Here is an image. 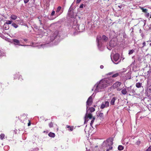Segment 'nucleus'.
I'll return each instance as SVG.
<instances>
[{
    "mask_svg": "<svg viewBox=\"0 0 151 151\" xmlns=\"http://www.w3.org/2000/svg\"><path fill=\"white\" fill-rule=\"evenodd\" d=\"M107 81V79L101 80L94 86L93 88L92 89V91H93L94 89L95 88V92L96 93L101 91V89H104L108 86L109 83Z\"/></svg>",
    "mask_w": 151,
    "mask_h": 151,
    "instance_id": "f257e3e1",
    "label": "nucleus"
},
{
    "mask_svg": "<svg viewBox=\"0 0 151 151\" xmlns=\"http://www.w3.org/2000/svg\"><path fill=\"white\" fill-rule=\"evenodd\" d=\"M108 39L107 37L104 35L102 36V37L100 36H98L97 37L96 41L97 42L98 46L100 50H102L101 48L102 47V42H106Z\"/></svg>",
    "mask_w": 151,
    "mask_h": 151,
    "instance_id": "f03ea898",
    "label": "nucleus"
},
{
    "mask_svg": "<svg viewBox=\"0 0 151 151\" xmlns=\"http://www.w3.org/2000/svg\"><path fill=\"white\" fill-rule=\"evenodd\" d=\"M88 107H86V116L84 117V123H86L88 121L87 120V119L89 118V119H91L92 118V114L90 113V112H92L95 111V109L93 107L88 108Z\"/></svg>",
    "mask_w": 151,
    "mask_h": 151,
    "instance_id": "7ed1b4c3",
    "label": "nucleus"
},
{
    "mask_svg": "<svg viewBox=\"0 0 151 151\" xmlns=\"http://www.w3.org/2000/svg\"><path fill=\"white\" fill-rule=\"evenodd\" d=\"M111 57L112 61L116 64H118L121 61L119 59V55L118 53H116L114 55L113 58L111 57Z\"/></svg>",
    "mask_w": 151,
    "mask_h": 151,
    "instance_id": "20e7f679",
    "label": "nucleus"
},
{
    "mask_svg": "<svg viewBox=\"0 0 151 151\" xmlns=\"http://www.w3.org/2000/svg\"><path fill=\"white\" fill-rule=\"evenodd\" d=\"M109 102L108 101L104 102L102 103L101 105V108L103 109L105 108H107L109 106Z\"/></svg>",
    "mask_w": 151,
    "mask_h": 151,
    "instance_id": "39448f33",
    "label": "nucleus"
},
{
    "mask_svg": "<svg viewBox=\"0 0 151 151\" xmlns=\"http://www.w3.org/2000/svg\"><path fill=\"white\" fill-rule=\"evenodd\" d=\"M92 96H90L86 101V107L90 106L92 104Z\"/></svg>",
    "mask_w": 151,
    "mask_h": 151,
    "instance_id": "423d86ee",
    "label": "nucleus"
},
{
    "mask_svg": "<svg viewBox=\"0 0 151 151\" xmlns=\"http://www.w3.org/2000/svg\"><path fill=\"white\" fill-rule=\"evenodd\" d=\"M113 139L112 138H109L107 139L105 142L106 144L108 146H112L113 142Z\"/></svg>",
    "mask_w": 151,
    "mask_h": 151,
    "instance_id": "0eeeda50",
    "label": "nucleus"
},
{
    "mask_svg": "<svg viewBox=\"0 0 151 151\" xmlns=\"http://www.w3.org/2000/svg\"><path fill=\"white\" fill-rule=\"evenodd\" d=\"M61 9V7L60 6H59L57 8L56 10V13L55 14V15L56 16V17L58 16L59 15H60L62 13V12H60V10Z\"/></svg>",
    "mask_w": 151,
    "mask_h": 151,
    "instance_id": "6e6552de",
    "label": "nucleus"
},
{
    "mask_svg": "<svg viewBox=\"0 0 151 151\" xmlns=\"http://www.w3.org/2000/svg\"><path fill=\"white\" fill-rule=\"evenodd\" d=\"M117 98L116 97H113L110 98V104L112 105H114L115 101L117 99Z\"/></svg>",
    "mask_w": 151,
    "mask_h": 151,
    "instance_id": "1a4fd4ad",
    "label": "nucleus"
},
{
    "mask_svg": "<svg viewBox=\"0 0 151 151\" xmlns=\"http://www.w3.org/2000/svg\"><path fill=\"white\" fill-rule=\"evenodd\" d=\"M121 84V83L120 82H117L114 83L112 86L113 88H116L119 87Z\"/></svg>",
    "mask_w": 151,
    "mask_h": 151,
    "instance_id": "9d476101",
    "label": "nucleus"
},
{
    "mask_svg": "<svg viewBox=\"0 0 151 151\" xmlns=\"http://www.w3.org/2000/svg\"><path fill=\"white\" fill-rule=\"evenodd\" d=\"M12 41L13 42H14V44L18 45H21L20 44V42L18 40L15 39L13 40Z\"/></svg>",
    "mask_w": 151,
    "mask_h": 151,
    "instance_id": "9b49d317",
    "label": "nucleus"
},
{
    "mask_svg": "<svg viewBox=\"0 0 151 151\" xmlns=\"http://www.w3.org/2000/svg\"><path fill=\"white\" fill-rule=\"evenodd\" d=\"M116 45V43L112 40H111L109 43V45L111 47H113L115 46Z\"/></svg>",
    "mask_w": 151,
    "mask_h": 151,
    "instance_id": "f8f14e48",
    "label": "nucleus"
},
{
    "mask_svg": "<svg viewBox=\"0 0 151 151\" xmlns=\"http://www.w3.org/2000/svg\"><path fill=\"white\" fill-rule=\"evenodd\" d=\"M97 116L99 117L100 120L103 119V113H99V114H97Z\"/></svg>",
    "mask_w": 151,
    "mask_h": 151,
    "instance_id": "ddd939ff",
    "label": "nucleus"
},
{
    "mask_svg": "<svg viewBox=\"0 0 151 151\" xmlns=\"http://www.w3.org/2000/svg\"><path fill=\"white\" fill-rule=\"evenodd\" d=\"M121 93L123 95H125L127 93V89L126 88L123 89L121 91Z\"/></svg>",
    "mask_w": 151,
    "mask_h": 151,
    "instance_id": "4468645a",
    "label": "nucleus"
},
{
    "mask_svg": "<svg viewBox=\"0 0 151 151\" xmlns=\"http://www.w3.org/2000/svg\"><path fill=\"white\" fill-rule=\"evenodd\" d=\"M5 56V53L3 51H2L0 49V56L2 57Z\"/></svg>",
    "mask_w": 151,
    "mask_h": 151,
    "instance_id": "2eb2a0df",
    "label": "nucleus"
},
{
    "mask_svg": "<svg viewBox=\"0 0 151 151\" xmlns=\"http://www.w3.org/2000/svg\"><path fill=\"white\" fill-rule=\"evenodd\" d=\"M48 135L50 137H55V134L53 133L50 132L48 134Z\"/></svg>",
    "mask_w": 151,
    "mask_h": 151,
    "instance_id": "dca6fc26",
    "label": "nucleus"
},
{
    "mask_svg": "<svg viewBox=\"0 0 151 151\" xmlns=\"http://www.w3.org/2000/svg\"><path fill=\"white\" fill-rule=\"evenodd\" d=\"M17 17L14 15H12L10 16V18L13 20H15L17 19Z\"/></svg>",
    "mask_w": 151,
    "mask_h": 151,
    "instance_id": "f3484780",
    "label": "nucleus"
},
{
    "mask_svg": "<svg viewBox=\"0 0 151 151\" xmlns=\"http://www.w3.org/2000/svg\"><path fill=\"white\" fill-rule=\"evenodd\" d=\"M142 83H136V86L137 88H139L141 87Z\"/></svg>",
    "mask_w": 151,
    "mask_h": 151,
    "instance_id": "a211bd4d",
    "label": "nucleus"
},
{
    "mask_svg": "<svg viewBox=\"0 0 151 151\" xmlns=\"http://www.w3.org/2000/svg\"><path fill=\"white\" fill-rule=\"evenodd\" d=\"M66 127L68 128H69V131H72L73 130V127H70V126L67 125Z\"/></svg>",
    "mask_w": 151,
    "mask_h": 151,
    "instance_id": "6ab92c4d",
    "label": "nucleus"
},
{
    "mask_svg": "<svg viewBox=\"0 0 151 151\" xmlns=\"http://www.w3.org/2000/svg\"><path fill=\"white\" fill-rule=\"evenodd\" d=\"M118 149L119 150H122L124 149V147L122 145H120L118 146Z\"/></svg>",
    "mask_w": 151,
    "mask_h": 151,
    "instance_id": "aec40b11",
    "label": "nucleus"
},
{
    "mask_svg": "<svg viewBox=\"0 0 151 151\" xmlns=\"http://www.w3.org/2000/svg\"><path fill=\"white\" fill-rule=\"evenodd\" d=\"M12 25L15 28H17L18 27V26L14 23H13L12 24Z\"/></svg>",
    "mask_w": 151,
    "mask_h": 151,
    "instance_id": "412c9836",
    "label": "nucleus"
},
{
    "mask_svg": "<svg viewBox=\"0 0 151 151\" xmlns=\"http://www.w3.org/2000/svg\"><path fill=\"white\" fill-rule=\"evenodd\" d=\"M12 21L7 20L6 21V22L5 24H12Z\"/></svg>",
    "mask_w": 151,
    "mask_h": 151,
    "instance_id": "4be33fe9",
    "label": "nucleus"
},
{
    "mask_svg": "<svg viewBox=\"0 0 151 151\" xmlns=\"http://www.w3.org/2000/svg\"><path fill=\"white\" fill-rule=\"evenodd\" d=\"M141 9L142 10L143 12L144 13H147V10L146 9H144L143 7H142L141 8Z\"/></svg>",
    "mask_w": 151,
    "mask_h": 151,
    "instance_id": "5701e85b",
    "label": "nucleus"
},
{
    "mask_svg": "<svg viewBox=\"0 0 151 151\" xmlns=\"http://www.w3.org/2000/svg\"><path fill=\"white\" fill-rule=\"evenodd\" d=\"M95 119V117H93V119L92 120H91V122L90 123V125L91 126V127H92V124H93L94 122V120Z\"/></svg>",
    "mask_w": 151,
    "mask_h": 151,
    "instance_id": "b1692460",
    "label": "nucleus"
},
{
    "mask_svg": "<svg viewBox=\"0 0 151 151\" xmlns=\"http://www.w3.org/2000/svg\"><path fill=\"white\" fill-rule=\"evenodd\" d=\"M5 137V135L4 134H1L0 135V139H3Z\"/></svg>",
    "mask_w": 151,
    "mask_h": 151,
    "instance_id": "393cba45",
    "label": "nucleus"
},
{
    "mask_svg": "<svg viewBox=\"0 0 151 151\" xmlns=\"http://www.w3.org/2000/svg\"><path fill=\"white\" fill-rule=\"evenodd\" d=\"M134 52V50H130L129 52V55H131Z\"/></svg>",
    "mask_w": 151,
    "mask_h": 151,
    "instance_id": "a878e982",
    "label": "nucleus"
},
{
    "mask_svg": "<svg viewBox=\"0 0 151 151\" xmlns=\"http://www.w3.org/2000/svg\"><path fill=\"white\" fill-rule=\"evenodd\" d=\"M118 75H119V74L118 73H115V74L113 75L112 76V77L113 78H115V77H116L117 76H118Z\"/></svg>",
    "mask_w": 151,
    "mask_h": 151,
    "instance_id": "bb28decb",
    "label": "nucleus"
},
{
    "mask_svg": "<svg viewBox=\"0 0 151 151\" xmlns=\"http://www.w3.org/2000/svg\"><path fill=\"white\" fill-rule=\"evenodd\" d=\"M49 126L51 128L53 126V124L52 122H51L49 124Z\"/></svg>",
    "mask_w": 151,
    "mask_h": 151,
    "instance_id": "cd10ccee",
    "label": "nucleus"
},
{
    "mask_svg": "<svg viewBox=\"0 0 151 151\" xmlns=\"http://www.w3.org/2000/svg\"><path fill=\"white\" fill-rule=\"evenodd\" d=\"M55 13V11L54 10L52 11L51 14V15L52 16H53L54 15Z\"/></svg>",
    "mask_w": 151,
    "mask_h": 151,
    "instance_id": "c85d7f7f",
    "label": "nucleus"
},
{
    "mask_svg": "<svg viewBox=\"0 0 151 151\" xmlns=\"http://www.w3.org/2000/svg\"><path fill=\"white\" fill-rule=\"evenodd\" d=\"M126 88H127V92H130V89H131V88L130 87H127L126 86L125 87Z\"/></svg>",
    "mask_w": 151,
    "mask_h": 151,
    "instance_id": "c756f323",
    "label": "nucleus"
},
{
    "mask_svg": "<svg viewBox=\"0 0 151 151\" xmlns=\"http://www.w3.org/2000/svg\"><path fill=\"white\" fill-rule=\"evenodd\" d=\"M146 151H151V146L149 147Z\"/></svg>",
    "mask_w": 151,
    "mask_h": 151,
    "instance_id": "7c9ffc66",
    "label": "nucleus"
},
{
    "mask_svg": "<svg viewBox=\"0 0 151 151\" xmlns=\"http://www.w3.org/2000/svg\"><path fill=\"white\" fill-rule=\"evenodd\" d=\"M142 45L143 46H142V47H143L144 46H145L146 45V43L145 42H144L143 43H142Z\"/></svg>",
    "mask_w": 151,
    "mask_h": 151,
    "instance_id": "2f4dec72",
    "label": "nucleus"
},
{
    "mask_svg": "<svg viewBox=\"0 0 151 151\" xmlns=\"http://www.w3.org/2000/svg\"><path fill=\"white\" fill-rule=\"evenodd\" d=\"M24 0V2L25 4H26L27 3H28L29 0Z\"/></svg>",
    "mask_w": 151,
    "mask_h": 151,
    "instance_id": "473e14b6",
    "label": "nucleus"
},
{
    "mask_svg": "<svg viewBox=\"0 0 151 151\" xmlns=\"http://www.w3.org/2000/svg\"><path fill=\"white\" fill-rule=\"evenodd\" d=\"M73 17V12H70V17L72 18Z\"/></svg>",
    "mask_w": 151,
    "mask_h": 151,
    "instance_id": "72a5a7b5",
    "label": "nucleus"
},
{
    "mask_svg": "<svg viewBox=\"0 0 151 151\" xmlns=\"http://www.w3.org/2000/svg\"><path fill=\"white\" fill-rule=\"evenodd\" d=\"M109 148L108 149H109V150H111L113 148V147L112 146H109Z\"/></svg>",
    "mask_w": 151,
    "mask_h": 151,
    "instance_id": "f704fd0d",
    "label": "nucleus"
},
{
    "mask_svg": "<svg viewBox=\"0 0 151 151\" xmlns=\"http://www.w3.org/2000/svg\"><path fill=\"white\" fill-rule=\"evenodd\" d=\"M150 16V14L149 13H147L146 14V16L147 17H148Z\"/></svg>",
    "mask_w": 151,
    "mask_h": 151,
    "instance_id": "c9c22d12",
    "label": "nucleus"
},
{
    "mask_svg": "<svg viewBox=\"0 0 151 151\" xmlns=\"http://www.w3.org/2000/svg\"><path fill=\"white\" fill-rule=\"evenodd\" d=\"M81 1V0H77L76 1L77 3H79Z\"/></svg>",
    "mask_w": 151,
    "mask_h": 151,
    "instance_id": "e433bc0d",
    "label": "nucleus"
},
{
    "mask_svg": "<svg viewBox=\"0 0 151 151\" xmlns=\"http://www.w3.org/2000/svg\"><path fill=\"white\" fill-rule=\"evenodd\" d=\"M83 4H82L80 6V8H83Z\"/></svg>",
    "mask_w": 151,
    "mask_h": 151,
    "instance_id": "4c0bfd02",
    "label": "nucleus"
},
{
    "mask_svg": "<svg viewBox=\"0 0 151 151\" xmlns=\"http://www.w3.org/2000/svg\"><path fill=\"white\" fill-rule=\"evenodd\" d=\"M100 68L101 69H103L104 68V66L103 65H101L100 66Z\"/></svg>",
    "mask_w": 151,
    "mask_h": 151,
    "instance_id": "58836bf2",
    "label": "nucleus"
},
{
    "mask_svg": "<svg viewBox=\"0 0 151 151\" xmlns=\"http://www.w3.org/2000/svg\"><path fill=\"white\" fill-rule=\"evenodd\" d=\"M118 7L119 8H121L122 7V6L121 5H119V6H118Z\"/></svg>",
    "mask_w": 151,
    "mask_h": 151,
    "instance_id": "ea45409f",
    "label": "nucleus"
},
{
    "mask_svg": "<svg viewBox=\"0 0 151 151\" xmlns=\"http://www.w3.org/2000/svg\"><path fill=\"white\" fill-rule=\"evenodd\" d=\"M30 122H29L28 124V126H29L30 125Z\"/></svg>",
    "mask_w": 151,
    "mask_h": 151,
    "instance_id": "a19ab883",
    "label": "nucleus"
},
{
    "mask_svg": "<svg viewBox=\"0 0 151 151\" xmlns=\"http://www.w3.org/2000/svg\"><path fill=\"white\" fill-rule=\"evenodd\" d=\"M117 90L118 91H120L121 90V89H120L119 88H117Z\"/></svg>",
    "mask_w": 151,
    "mask_h": 151,
    "instance_id": "79ce46f5",
    "label": "nucleus"
},
{
    "mask_svg": "<svg viewBox=\"0 0 151 151\" xmlns=\"http://www.w3.org/2000/svg\"><path fill=\"white\" fill-rule=\"evenodd\" d=\"M24 41L26 42V41H27V39H24Z\"/></svg>",
    "mask_w": 151,
    "mask_h": 151,
    "instance_id": "37998d69",
    "label": "nucleus"
},
{
    "mask_svg": "<svg viewBox=\"0 0 151 151\" xmlns=\"http://www.w3.org/2000/svg\"><path fill=\"white\" fill-rule=\"evenodd\" d=\"M141 36L143 37L144 36V35L143 34H141Z\"/></svg>",
    "mask_w": 151,
    "mask_h": 151,
    "instance_id": "c03bdc74",
    "label": "nucleus"
},
{
    "mask_svg": "<svg viewBox=\"0 0 151 151\" xmlns=\"http://www.w3.org/2000/svg\"><path fill=\"white\" fill-rule=\"evenodd\" d=\"M111 74H112V73H108V75H111Z\"/></svg>",
    "mask_w": 151,
    "mask_h": 151,
    "instance_id": "a18cd8bd",
    "label": "nucleus"
},
{
    "mask_svg": "<svg viewBox=\"0 0 151 151\" xmlns=\"http://www.w3.org/2000/svg\"><path fill=\"white\" fill-rule=\"evenodd\" d=\"M109 151V149H107L106 150V151Z\"/></svg>",
    "mask_w": 151,
    "mask_h": 151,
    "instance_id": "49530a36",
    "label": "nucleus"
},
{
    "mask_svg": "<svg viewBox=\"0 0 151 151\" xmlns=\"http://www.w3.org/2000/svg\"><path fill=\"white\" fill-rule=\"evenodd\" d=\"M128 144V142H127L126 143V145H127Z\"/></svg>",
    "mask_w": 151,
    "mask_h": 151,
    "instance_id": "de8ad7c7",
    "label": "nucleus"
},
{
    "mask_svg": "<svg viewBox=\"0 0 151 151\" xmlns=\"http://www.w3.org/2000/svg\"><path fill=\"white\" fill-rule=\"evenodd\" d=\"M39 21H40V23H41V21L40 20H39Z\"/></svg>",
    "mask_w": 151,
    "mask_h": 151,
    "instance_id": "09e8293b",
    "label": "nucleus"
},
{
    "mask_svg": "<svg viewBox=\"0 0 151 151\" xmlns=\"http://www.w3.org/2000/svg\"><path fill=\"white\" fill-rule=\"evenodd\" d=\"M107 48L108 49H109V48H108V46L107 47Z\"/></svg>",
    "mask_w": 151,
    "mask_h": 151,
    "instance_id": "8fccbe9b",
    "label": "nucleus"
},
{
    "mask_svg": "<svg viewBox=\"0 0 151 151\" xmlns=\"http://www.w3.org/2000/svg\"><path fill=\"white\" fill-rule=\"evenodd\" d=\"M150 17H151V14H150Z\"/></svg>",
    "mask_w": 151,
    "mask_h": 151,
    "instance_id": "3c124183",
    "label": "nucleus"
},
{
    "mask_svg": "<svg viewBox=\"0 0 151 151\" xmlns=\"http://www.w3.org/2000/svg\"><path fill=\"white\" fill-rule=\"evenodd\" d=\"M54 40V38H53V40H52L51 41H52V40Z\"/></svg>",
    "mask_w": 151,
    "mask_h": 151,
    "instance_id": "603ef678",
    "label": "nucleus"
},
{
    "mask_svg": "<svg viewBox=\"0 0 151 151\" xmlns=\"http://www.w3.org/2000/svg\"><path fill=\"white\" fill-rule=\"evenodd\" d=\"M147 72H148V73H149V71H147Z\"/></svg>",
    "mask_w": 151,
    "mask_h": 151,
    "instance_id": "864d4df0",
    "label": "nucleus"
},
{
    "mask_svg": "<svg viewBox=\"0 0 151 151\" xmlns=\"http://www.w3.org/2000/svg\"><path fill=\"white\" fill-rule=\"evenodd\" d=\"M33 1H35V0H33Z\"/></svg>",
    "mask_w": 151,
    "mask_h": 151,
    "instance_id": "5fc2aeb1",
    "label": "nucleus"
},
{
    "mask_svg": "<svg viewBox=\"0 0 151 151\" xmlns=\"http://www.w3.org/2000/svg\"><path fill=\"white\" fill-rule=\"evenodd\" d=\"M150 105H151V104Z\"/></svg>",
    "mask_w": 151,
    "mask_h": 151,
    "instance_id": "6e6d98bb",
    "label": "nucleus"
}]
</instances>
